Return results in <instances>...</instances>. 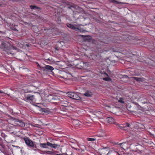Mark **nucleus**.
I'll use <instances>...</instances> for the list:
<instances>
[{"label":"nucleus","instance_id":"9b49d317","mask_svg":"<svg viewBox=\"0 0 155 155\" xmlns=\"http://www.w3.org/2000/svg\"><path fill=\"white\" fill-rule=\"evenodd\" d=\"M107 147H103V148H102L101 149V154H103V155H105L106 154L108 153V150L107 149Z\"/></svg>","mask_w":155,"mask_h":155},{"label":"nucleus","instance_id":"de8ad7c7","mask_svg":"<svg viewBox=\"0 0 155 155\" xmlns=\"http://www.w3.org/2000/svg\"><path fill=\"white\" fill-rule=\"evenodd\" d=\"M116 153H117V154H118V153H117V152H116Z\"/></svg>","mask_w":155,"mask_h":155},{"label":"nucleus","instance_id":"393cba45","mask_svg":"<svg viewBox=\"0 0 155 155\" xmlns=\"http://www.w3.org/2000/svg\"><path fill=\"white\" fill-rule=\"evenodd\" d=\"M103 80L105 81H110L111 79L109 77H106L105 78H103Z\"/></svg>","mask_w":155,"mask_h":155},{"label":"nucleus","instance_id":"c85d7f7f","mask_svg":"<svg viewBox=\"0 0 155 155\" xmlns=\"http://www.w3.org/2000/svg\"><path fill=\"white\" fill-rule=\"evenodd\" d=\"M87 140L89 141H93L95 140V139L93 138H87Z\"/></svg>","mask_w":155,"mask_h":155},{"label":"nucleus","instance_id":"423d86ee","mask_svg":"<svg viewBox=\"0 0 155 155\" xmlns=\"http://www.w3.org/2000/svg\"><path fill=\"white\" fill-rule=\"evenodd\" d=\"M40 68L43 71H51L54 69L53 67L49 65H46L45 67L41 66Z\"/></svg>","mask_w":155,"mask_h":155},{"label":"nucleus","instance_id":"20e7f679","mask_svg":"<svg viewBox=\"0 0 155 155\" xmlns=\"http://www.w3.org/2000/svg\"><path fill=\"white\" fill-rule=\"evenodd\" d=\"M26 145L29 147L31 148H33L35 147V145L33 143L32 141H31L29 138L26 137L23 138Z\"/></svg>","mask_w":155,"mask_h":155},{"label":"nucleus","instance_id":"4c0bfd02","mask_svg":"<svg viewBox=\"0 0 155 155\" xmlns=\"http://www.w3.org/2000/svg\"><path fill=\"white\" fill-rule=\"evenodd\" d=\"M0 93H3L4 92L3 91H2L0 90Z\"/></svg>","mask_w":155,"mask_h":155},{"label":"nucleus","instance_id":"7ed1b4c3","mask_svg":"<svg viewBox=\"0 0 155 155\" xmlns=\"http://www.w3.org/2000/svg\"><path fill=\"white\" fill-rule=\"evenodd\" d=\"M68 96L69 97L75 100H80L81 97L75 93L71 92L67 93Z\"/></svg>","mask_w":155,"mask_h":155},{"label":"nucleus","instance_id":"a878e982","mask_svg":"<svg viewBox=\"0 0 155 155\" xmlns=\"http://www.w3.org/2000/svg\"><path fill=\"white\" fill-rule=\"evenodd\" d=\"M46 153L50 155L54 154V153L53 152L49 151H47L46 152Z\"/></svg>","mask_w":155,"mask_h":155},{"label":"nucleus","instance_id":"e433bc0d","mask_svg":"<svg viewBox=\"0 0 155 155\" xmlns=\"http://www.w3.org/2000/svg\"><path fill=\"white\" fill-rule=\"evenodd\" d=\"M71 7H72L71 6H68V8L69 9H71Z\"/></svg>","mask_w":155,"mask_h":155},{"label":"nucleus","instance_id":"6e6552de","mask_svg":"<svg viewBox=\"0 0 155 155\" xmlns=\"http://www.w3.org/2000/svg\"><path fill=\"white\" fill-rule=\"evenodd\" d=\"M35 99L34 95H28L24 99V100L27 102H31L33 101Z\"/></svg>","mask_w":155,"mask_h":155},{"label":"nucleus","instance_id":"dca6fc26","mask_svg":"<svg viewBox=\"0 0 155 155\" xmlns=\"http://www.w3.org/2000/svg\"><path fill=\"white\" fill-rule=\"evenodd\" d=\"M72 123L74 125L76 126H79L81 124V122L77 120H74L72 121Z\"/></svg>","mask_w":155,"mask_h":155},{"label":"nucleus","instance_id":"cd10ccee","mask_svg":"<svg viewBox=\"0 0 155 155\" xmlns=\"http://www.w3.org/2000/svg\"><path fill=\"white\" fill-rule=\"evenodd\" d=\"M71 6L72 8H74L76 9H78V8H80L79 7L75 5H71Z\"/></svg>","mask_w":155,"mask_h":155},{"label":"nucleus","instance_id":"c9c22d12","mask_svg":"<svg viewBox=\"0 0 155 155\" xmlns=\"http://www.w3.org/2000/svg\"><path fill=\"white\" fill-rule=\"evenodd\" d=\"M42 111L45 112H46V110H44V109H42Z\"/></svg>","mask_w":155,"mask_h":155},{"label":"nucleus","instance_id":"09e8293b","mask_svg":"<svg viewBox=\"0 0 155 155\" xmlns=\"http://www.w3.org/2000/svg\"><path fill=\"white\" fill-rule=\"evenodd\" d=\"M0 104H1V103L0 102Z\"/></svg>","mask_w":155,"mask_h":155},{"label":"nucleus","instance_id":"37998d69","mask_svg":"<svg viewBox=\"0 0 155 155\" xmlns=\"http://www.w3.org/2000/svg\"><path fill=\"white\" fill-rule=\"evenodd\" d=\"M106 74L107 76H108V74Z\"/></svg>","mask_w":155,"mask_h":155},{"label":"nucleus","instance_id":"ddd939ff","mask_svg":"<svg viewBox=\"0 0 155 155\" xmlns=\"http://www.w3.org/2000/svg\"><path fill=\"white\" fill-rule=\"evenodd\" d=\"M107 122L111 124H115V120L112 117H108L107 118Z\"/></svg>","mask_w":155,"mask_h":155},{"label":"nucleus","instance_id":"412c9836","mask_svg":"<svg viewBox=\"0 0 155 155\" xmlns=\"http://www.w3.org/2000/svg\"><path fill=\"white\" fill-rule=\"evenodd\" d=\"M91 117L92 118V119L93 121L94 122L96 121V120L95 119V118H97V117L94 113L92 114Z\"/></svg>","mask_w":155,"mask_h":155},{"label":"nucleus","instance_id":"8fccbe9b","mask_svg":"<svg viewBox=\"0 0 155 155\" xmlns=\"http://www.w3.org/2000/svg\"><path fill=\"white\" fill-rule=\"evenodd\" d=\"M118 155H120L119 154V153H118Z\"/></svg>","mask_w":155,"mask_h":155},{"label":"nucleus","instance_id":"a211bd4d","mask_svg":"<svg viewBox=\"0 0 155 155\" xmlns=\"http://www.w3.org/2000/svg\"><path fill=\"white\" fill-rule=\"evenodd\" d=\"M67 26L68 27L72 29H74V28L75 26H77V25H72L69 23L67 24Z\"/></svg>","mask_w":155,"mask_h":155},{"label":"nucleus","instance_id":"5701e85b","mask_svg":"<svg viewBox=\"0 0 155 155\" xmlns=\"http://www.w3.org/2000/svg\"><path fill=\"white\" fill-rule=\"evenodd\" d=\"M79 65L81 67L83 68L84 67V63L83 62H80L79 64L76 65V66H78Z\"/></svg>","mask_w":155,"mask_h":155},{"label":"nucleus","instance_id":"9d476101","mask_svg":"<svg viewBox=\"0 0 155 155\" xmlns=\"http://www.w3.org/2000/svg\"><path fill=\"white\" fill-rule=\"evenodd\" d=\"M139 101L143 104L148 103L149 102L145 98L143 97H140L139 99Z\"/></svg>","mask_w":155,"mask_h":155},{"label":"nucleus","instance_id":"2eb2a0df","mask_svg":"<svg viewBox=\"0 0 155 155\" xmlns=\"http://www.w3.org/2000/svg\"><path fill=\"white\" fill-rule=\"evenodd\" d=\"M128 143L127 142H124L119 144L121 148L125 149V148H127V147H126V145H127Z\"/></svg>","mask_w":155,"mask_h":155},{"label":"nucleus","instance_id":"f257e3e1","mask_svg":"<svg viewBox=\"0 0 155 155\" xmlns=\"http://www.w3.org/2000/svg\"><path fill=\"white\" fill-rule=\"evenodd\" d=\"M40 146L41 147L46 148H48V146L54 148H58L60 147V145L58 144H52L48 142L46 143H41Z\"/></svg>","mask_w":155,"mask_h":155},{"label":"nucleus","instance_id":"4be33fe9","mask_svg":"<svg viewBox=\"0 0 155 155\" xmlns=\"http://www.w3.org/2000/svg\"><path fill=\"white\" fill-rule=\"evenodd\" d=\"M30 7L31 9H40V8L39 7H37L35 5H30Z\"/></svg>","mask_w":155,"mask_h":155},{"label":"nucleus","instance_id":"f3484780","mask_svg":"<svg viewBox=\"0 0 155 155\" xmlns=\"http://www.w3.org/2000/svg\"><path fill=\"white\" fill-rule=\"evenodd\" d=\"M84 95L87 97H90L93 95V94L91 91H87L84 94Z\"/></svg>","mask_w":155,"mask_h":155},{"label":"nucleus","instance_id":"58836bf2","mask_svg":"<svg viewBox=\"0 0 155 155\" xmlns=\"http://www.w3.org/2000/svg\"><path fill=\"white\" fill-rule=\"evenodd\" d=\"M13 30H15V31L17 30V29H15V28H14V29H13Z\"/></svg>","mask_w":155,"mask_h":155},{"label":"nucleus","instance_id":"c756f323","mask_svg":"<svg viewBox=\"0 0 155 155\" xmlns=\"http://www.w3.org/2000/svg\"><path fill=\"white\" fill-rule=\"evenodd\" d=\"M124 154L125 155H132L131 153L128 152H127L125 153H124Z\"/></svg>","mask_w":155,"mask_h":155},{"label":"nucleus","instance_id":"2f4dec72","mask_svg":"<svg viewBox=\"0 0 155 155\" xmlns=\"http://www.w3.org/2000/svg\"><path fill=\"white\" fill-rule=\"evenodd\" d=\"M30 44H27L25 45V46H26L28 47H29L30 46Z\"/></svg>","mask_w":155,"mask_h":155},{"label":"nucleus","instance_id":"72a5a7b5","mask_svg":"<svg viewBox=\"0 0 155 155\" xmlns=\"http://www.w3.org/2000/svg\"><path fill=\"white\" fill-rule=\"evenodd\" d=\"M123 77L124 78H126L127 77V75H124L123 76Z\"/></svg>","mask_w":155,"mask_h":155},{"label":"nucleus","instance_id":"f03ea898","mask_svg":"<svg viewBox=\"0 0 155 155\" xmlns=\"http://www.w3.org/2000/svg\"><path fill=\"white\" fill-rule=\"evenodd\" d=\"M60 98L61 97L57 95H50L49 97L48 100L51 103H56L59 102Z\"/></svg>","mask_w":155,"mask_h":155},{"label":"nucleus","instance_id":"aec40b11","mask_svg":"<svg viewBox=\"0 0 155 155\" xmlns=\"http://www.w3.org/2000/svg\"><path fill=\"white\" fill-rule=\"evenodd\" d=\"M115 151H109L106 155H117Z\"/></svg>","mask_w":155,"mask_h":155},{"label":"nucleus","instance_id":"f704fd0d","mask_svg":"<svg viewBox=\"0 0 155 155\" xmlns=\"http://www.w3.org/2000/svg\"><path fill=\"white\" fill-rule=\"evenodd\" d=\"M99 136L100 137H103L104 136V135H99Z\"/></svg>","mask_w":155,"mask_h":155},{"label":"nucleus","instance_id":"7c9ffc66","mask_svg":"<svg viewBox=\"0 0 155 155\" xmlns=\"http://www.w3.org/2000/svg\"><path fill=\"white\" fill-rule=\"evenodd\" d=\"M119 101L121 103H124V101H123V100H120Z\"/></svg>","mask_w":155,"mask_h":155},{"label":"nucleus","instance_id":"39448f33","mask_svg":"<svg viewBox=\"0 0 155 155\" xmlns=\"http://www.w3.org/2000/svg\"><path fill=\"white\" fill-rule=\"evenodd\" d=\"M127 108L129 111L132 112H134L138 110V105L137 103H136L135 105L131 106L130 107L127 106Z\"/></svg>","mask_w":155,"mask_h":155},{"label":"nucleus","instance_id":"a18cd8bd","mask_svg":"<svg viewBox=\"0 0 155 155\" xmlns=\"http://www.w3.org/2000/svg\"><path fill=\"white\" fill-rule=\"evenodd\" d=\"M72 148H74V149H76V148H74V147H72Z\"/></svg>","mask_w":155,"mask_h":155},{"label":"nucleus","instance_id":"6ab92c4d","mask_svg":"<svg viewBox=\"0 0 155 155\" xmlns=\"http://www.w3.org/2000/svg\"><path fill=\"white\" fill-rule=\"evenodd\" d=\"M96 116L97 118H99L100 115L101 114V112L99 111L94 112L93 113Z\"/></svg>","mask_w":155,"mask_h":155},{"label":"nucleus","instance_id":"1a4fd4ad","mask_svg":"<svg viewBox=\"0 0 155 155\" xmlns=\"http://www.w3.org/2000/svg\"><path fill=\"white\" fill-rule=\"evenodd\" d=\"M15 124L21 127H24L25 126V123L21 120L16 119L15 121Z\"/></svg>","mask_w":155,"mask_h":155},{"label":"nucleus","instance_id":"79ce46f5","mask_svg":"<svg viewBox=\"0 0 155 155\" xmlns=\"http://www.w3.org/2000/svg\"><path fill=\"white\" fill-rule=\"evenodd\" d=\"M107 107H108V108H110V106H107Z\"/></svg>","mask_w":155,"mask_h":155},{"label":"nucleus","instance_id":"ea45409f","mask_svg":"<svg viewBox=\"0 0 155 155\" xmlns=\"http://www.w3.org/2000/svg\"><path fill=\"white\" fill-rule=\"evenodd\" d=\"M150 135H153V134H152L151 133V132H150Z\"/></svg>","mask_w":155,"mask_h":155},{"label":"nucleus","instance_id":"b1692460","mask_svg":"<svg viewBox=\"0 0 155 155\" xmlns=\"http://www.w3.org/2000/svg\"><path fill=\"white\" fill-rule=\"evenodd\" d=\"M1 46V47L2 48H7L5 43L3 42H2Z\"/></svg>","mask_w":155,"mask_h":155},{"label":"nucleus","instance_id":"bb28decb","mask_svg":"<svg viewBox=\"0 0 155 155\" xmlns=\"http://www.w3.org/2000/svg\"><path fill=\"white\" fill-rule=\"evenodd\" d=\"M77 25V26H75L73 30H74L77 31H81V30H80V29L76 27L77 26H78V25Z\"/></svg>","mask_w":155,"mask_h":155},{"label":"nucleus","instance_id":"4468645a","mask_svg":"<svg viewBox=\"0 0 155 155\" xmlns=\"http://www.w3.org/2000/svg\"><path fill=\"white\" fill-rule=\"evenodd\" d=\"M133 80L134 79L138 82H143L145 81V79L143 78H139L137 77H132Z\"/></svg>","mask_w":155,"mask_h":155},{"label":"nucleus","instance_id":"0eeeda50","mask_svg":"<svg viewBox=\"0 0 155 155\" xmlns=\"http://www.w3.org/2000/svg\"><path fill=\"white\" fill-rule=\"evenodd\" d=\"M59 103H60L62 106L66 107H67L68 103V102L67 100H65L61 97L60 98Z\"/></svg>","mask_w":155,"mask_h":155},{"label":"nucleus","instance_id":"473e14b6","mask_svg":"<svg viewBox=\"0 0 155 155\" xmlns=\"http://www.w3.org/2000/svg\"><path fill=\"white\" fill-rule=\"evenodd\" d=\"M46 152H47L46 151H42V154H45V153H46Z\"/></svg>","mask_w":155,"mask_h":155},{"label":"nucleus","instance_id":"f8f14e48","mask_svg":"<svg viewBox=\"0 0 155 155\" xmlns=\"http://www.w3.org/2000/svg\"><path fill=\"white\" fill-rule=\"evenodd\" d=\"M125 126H121L120 125L119 126V127L121 128L122 129L124 130H125V128L126 127H129L131 128H132L131 127V125L130 124L128 123H126L124 124Z\"/></svg>","mask_w":155,"mask_h":155},{"label":"nucleus","instance_id":"49530a36","mask_svg":"<svg viewBox=\"0 0 155 155\" xmlns=\"http://www.w3.org/2000/svg\"><path fill=\"white\" fill-rule=\"evenodd\" d=\"M38 66H40L38 64Z\"/></svg>","mask_w":155,"mask_h":155},{"label":"nucleus","instance_id":"a19ab883","mask_svg":"<svg viewBox=\"0 0 155 155\" xmlns=\"http://www.w3.org/2000/svg\"><path fill=\"white\" fill-rule=\"evenodd\" d=\"M113 0V2L114 3H115L116 2V1H114V0Z\"/></svg>","mask_w":155,"mask_h":155},{"label":"nucleus","instance_id":"c03bdc74","mask_svg":"<svg viewBox=\"0 0 155 155\" xmlns=\"http://www.w3.org/2000/svg\"><path fill=\"white\" fill-rule=\"evenodd\" d=\"M48 60L49 61L50 60V59L49 58H48Z\"/></svg>","mask_w":155,"mask_h":155}]
</instances>
